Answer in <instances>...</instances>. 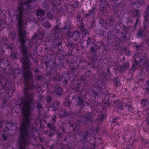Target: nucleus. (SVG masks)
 Wrapping results in <instances>:
<instances>
[{
    "mask_svg": "<svg viewBox=\"0 0 149 149\" xmlns=\"http://www.w3.org/2000/svg\"><path fill=\"white\" fill-rule=\"evenodd\" d=\"M24 35H20V36L22 42L21 52L22 57L20 59V61L23 65L22 74L24 79V96L19 99L20 104L14 106L13 109L19 107L21 110L22 117L19 130H36L35 127H31V125L32 119L31 116V111L33 110V94L30 92V90L34 89H40L46 86L48 91L51 92L52 91L51 89L53 87L49 88V83L42 76L36 75L40 72L39 69H35L33 71L36 75V79L41 82L42 85H33V81L32 79L33 76L30 69L31 63L29 60L30 58H33V57L32 55L28 51L24 45Z\"/></svg>",
    "mask_w": 149,
    "mask_h": 149,
    "instance_id": "f257e3e1",
    "label": "nucleus"
},
{
    "mask_svg": "<svg viewBox=\"0 0 149 149\" xmlns=\"http://www.w3.org/2000/svg\"><path fill=\"white\" fill-rule=\"evenodd\" d=\"M37 0H27L24 2H21L18 6L16 10L13 15V17L17 21L19 28V40L21 43V49L22 42L20 38V35H24V45L29 52L30 50L35 52L38 48V40H41L43 38L44 34L40 32L36 34L28 42V47H26L25 45L28 38L26 36V31L23 29L26 28L28 22H30V10L36 6V1Z\"/></svg>",
    "mask_w": 149,
    "mask_h": 149,
    "instance_id": "f03ea898",
    "label": "nucleus"
},
{
    "mask_svg": "<svg viewBox=\"0 0 149 149\" xmlns=\"http://www.w3.org/2000/svg\"><path fill=\"white\" fill-rule=\"evenodd\" d=\"M92 114L90 113H87L85 115H81L80 117L79 121H77L76 123L73 121H70L68 124L70 127L72 128L74 132L75 133L74 136L75 138L78 139L80 141H83L85 142L86 146H83L82 149H94L96 145L94 142L91 143L88 142L87 139L91 135V133L89 131H82L81 126L85 123H91Z\"/></svg>",
    "mask_w": 149,
    "mask_h": 149,
    "instance_id": "7ed1b4c3",
    "label": "nucleus"
},
{
    "mask_svg": "<svg viewBox=\"0 0 149 149\" xmlns=\"http://www.w3.org/2000/svg\"><path fill=\"white\" fill-rule=\"evenodd\" d=\"M1 67L3 70L2 72L1 71V88H2L1 89V93L5 92L10 95V94H13L15 91V88L7 87L6 86L7 81L9 79L15 78L16 75L20 74L21 71L19 69L12 68L8 61L5 59L1 61Z\"/></svg>",
    "mask_w": 149,
    "mask_h": 149,
    "instance_id": "20e7f679",
    "label": "nucleus"
},
{
    "mask_svg": "<svg viewBox=\"0 0 149 149\" xmlns=\"http://www.w3.org/2000/svg\"><path fill=\"white\" fill-rule=\"evenodd\" d=\"M132 1L131 4V9L130 7L128 9V10H131V12L133 13V15L136 18V22L134 23V27L131 26L128 27H125L120 22L118 23V25L123 30V31L121 33H119L118 35V41L117 42L118 44L122 43L123 42L126 41L127 40V34L129 36L132 33L135 31L136 27L137 25L140 24L139 22V17L140 13L138 10H134V8H136L137 6L138 7H141L144 4V0H130Z\"/></svg>",
    "mask_w": 149,
    "mask_h": 149,
    "instance_id": "39448f33",
    "label": "nucleus"
},
{
    "mask_svg": "<svg viewBox=\"0 0 149 149\" xmlns=\"http://www.w3.org/2000/svg\"><path fill=\"white\" fill-rule=\"evenodd\" d=\"M73 90H75L76 94L73 97V99H75L77 101V103L79 106H80L81 107H84L85 104L87 106H89V104L88 103L84 100L83 98L85 97L87 93L85 92L86 89L79 84H75V85L74 87L71 88Z\"/></svg>",
    "mask_w": 149,
    "mask_h": 149,
    "instance_id": "423d86ee",
    "label": "nucleus"
},
{
    "mask_svg": "<svg viewBox=\"0 0 149 149\" xmlns=\"http://www.w3.org/2000/svg\"><path fill=\"white\" fill-rule=\"evenodd\" d=\"M69 26H65L64 28H61L59 27L58 25L54 26L52 31V34L54 36V40L53 42L54 47H58V52L59 54H61L62 51V49H60L59 47L62 45V42L60 40L58 36L59 35H62L63 34V32L65 31V30L67 31L68 29Z\"/></svg>",
    "mask_w": 149,
    "mask_h": 149,
    "instance_id": "0eeeda50",
    "label": "nucleus"
},
{
    "mask_svg": "<svg viewBox=\"0 0 149 149\" xmlns=\"http://www.w3.org/2000/svg\"><path fill=\"white\" fill-rule=\"evenodd\" d=\"M119 0H100V8L101 10H104L106 7L107 6L109 3L110 2H111V3L115 4V7L114 5L113 6L114 12L116 15L120 17L121 14H123L124 13H123L122 11L120 10H118L119 8H121V10H124L125 8V4L123 3H119L118 6H117V1H118Z\"/></svg>",
    "mask_w": 149,
    "mask_h": 149,
    "instance_id": "6e6552de",
    "label": "nucleus"
},
{
    "mask_svg": "<svg viewBox=\"0 0 149 149\" xmlns=\"http://www.w3.org/2000/svg\"><path fill=\"white\" fill-rule=\"evenodd\" d=\"M42 6L43 8L46 11L47 16L50 19L54 18L56 16L55 15L56 14H60L61 15L64 13L62 8L58 9L57 7L55 6H54L53 8H50V6L46 4L45 3H43Z\"/></svg>",
    "mask_w": 149,
    "mask_h": 149,
    "instance_id": "1a4fd4ad",
    "label": "nucleus"
},
{
    "mask_svg": "<svg viewBox=\"0 0 149 149\" xmlns=\"http://www.w3.org/2000/svg\"><path fill=\"white\" fill-rule=\"evenodd\" d=\"M67 76V74H64L62 76H60L56 73H54V74H50V72L47 73L46 77L48 79V81H53L55 82L59 81L63 83V84L65 86L68 84V81L65 77Z\"/></svg>",
    "mask_w": 149,
    "mask_h": 149,
    "instance_id": "9d476101",
    "label": "nucleus"
},
{
    "mask_svg": "<svg viewBox=\"0 0 149 149\" xmlns=\"http://www.w3.org/2000/svg\"><path fill=\"white\" fill-rule=\"evenodd\" d=\"M56 116L54 115L51 119L49 123L47 125V127L49 128V132L51 136H52L56 133L55 128L54 125V123H55Z\"/></svg>",
    "mask_w": 149,
    "mask_h": 149,
    "instance_id": "9b49d317",
    "label": "nucleus"
},
{
    "mask_svg": "<svg viewBox=\"0 0 149 149\" xmlns=\"http://www.w3.org/2000/svg\"><path fill=\"white\" fill-rule=\"evenodd\" d=\"M62 134L60 132H58L57 133V137L58 140L61 143L60 146L63 147H65V146L67 145L68 143V139L65 137V138L63 137Z\"/></svg>",
    "mask_w": 149,
    "mask_h": 149,
    "instance_id": "f8f14e48",
    "label": "nucleus"
},
{
    "mask_svg": "<svg viewBox=\"0 0 149 149\" xmlns=\"http://www.w3.org/2000/svg\"><path fill=\"white\" fill-rule=\"evenodd\" d=\"M92 93L95 98L97 96H99L101 93H102L101 86L95 84Z\"/></svg>",
    "mask_w": 149,
    "mask_h": 149,
    "instance_id": "ddd939ff",
    "label": "nucleus"
},
{
    "mask_svg": "<svg viewBox=\"0 0 149 149\" xmlns=\"http://www.w3.org/2000/svg\"><path fill=\"white\" fill-rule=\"evenodd\" d=\"M80 34V33L78 31L71 32L70 31H69L68 32V35L69 37L67 39V40L68 41V39H72L75 41H76L79 39Z\"/></svg>",
    "mask_w": 149,
    "mask_h": 149,
    "instance_id": "4468645a",
    "label": "nucleus"
},
{
    "mask_svg": "<svg viewBox=\"0 0 149 149\" xmlns=\"http://www.w3.org/2000/svg\"><path fill=\"white\" fill-rule=\"evenodd\" d=\"M96 11L95 7L92 8L88 11V13L85 15V18L88 19V17L89 19H92L91 21L93 22V19L96 15Z\"/></svg>",
    "mask_w": 149,
    "mask_h": 149,
    "instance_id": "2eb2a0df",
    "label": "nucleus"
},
{
    "mask_svg": "<svg viewBox=\"0 0 149 149\" xmlns=\"http://www.w3.org/2000/svg\"><path fill=\"white\" fill-rule=\"evenodd\" d=\"M45 11L42 9L38 10L36 12V15L37 16H40V18H38L39 21L42 22L45 19Z\"/></svg>",
    "mask_w": 149,
    "mask_h": 149,
    "instance_id": "dca6fc26",
    "label": "nucleus"
},
{
    "mask_svg": "<svg viewBox=\"0 0 149 149\" xmlns=\"http://www.w3.org/2000/svg\"><path fill=\"white\" fill-rule=\"evenodd\" d=\"M13 124L11 122H9L7 121H5L1 123V128H4V126L5 127V130H9L10 127L11 128L13 126Z\"/></svg>",
    "mask_w": 149,
    "mask_h": 149,
    "instance_id": "f3484780",
    "label": "nucleus"
},
{
    "mask_svg": "<svg viewBox=\"0 0 149 149\" xmlns=\"http://www.w3.org/2000/svg\"><path fill=\"white\" fill-rule=\"evenodd\" d=\"M50 1L51 0H49ZM53 1H51V2H52V3H51L50 5H49L47 4L46 2H44L43 3H45L46 4L48 5L49 6H50V8H53V7H54V6H55L56 7H57L58 9H61V7L60 6L58 5L59 4H60L61 1L60 0H58L57 2H56V0H52Z\"/></svg>",
    "mask_w": 149,
    "mask_h": 149,
    "instance_id": "a211bd4d",
    "label": "nucleus"
},
{
    "mask_svg": "<svg viewBox=\"0 0 149 149\" xmlns=\"http://www.w3.org/2000/svg\"><path fill=\"white\" fill-rule=\"evenodd\" d=\"M68 65L69 68H70L71 72L75 76H77L78 75L77 71V69L76 68L75 66L74 65V64L73 63H68Z\"/></svg>",
    "mask_w": 149,
    "mask_h": 149,
    "instance_id": "6ab92c4d",
    "label": "nucleus"
},
{
    "mask_svg": "<svg viewBox=\"0 0 149 149\" xmlns=\"http://www.w3.org/2000/svg\"><path fill=\"white\" fill-rule=\"evenodd\" d=\"M106 117V115L105 114H102L97 117L95 120V122L96 123L97 125H99L105 118Z\"/></svg>",
    "mask_w": 149,
    "mask_h": 149,
    "instance_id": "aec40b11",
    "label": "nucleus"
},
{
    "mask_svg": "<svg viewBox=\"0 0 149 149\" xmlns=\"http://www.w3.org/2000/svg\"><path fill=\"white\" fill-rule=\"evenodd\" d=\"M59 114L60 118L63 119L65 118L68 115V113L65 110L61 109L60 110Z\"/></svg>",
    "mask_w": 149,
    "mask_h": 149,
    "instance_id": "412c9836",
    "label": "nucleus"
},
{
    "mask_svg": "<svg viewBox=\"0 0 149 149\" xmlns=\"http://www.w3.org/2000/svg\"><path fill=\"white\" fill-rule=\"evenodd\" d=\"M54 90L56 94L58 95H62L63 89L58 86H56V87H54Z\"/></svg>",
    "mask_w": 149,
    "mask_h": 149,
    "instance_id": "4be33fe9",
    "label": "nucleus"
},
{
    "mask_svg": "<svg viewBox=\"0 0 149 149\" xmlns=\"http://www.w3.org/2000/svg\"><path fill=\"white\" fill-rule=\"evenodd\" d=\"M59 102L58 101H56L53 102L52 104L49 105V109L52 108V110L54 111L56 110L59 107Z\"/></svg>",
    "mask_w": 149,
    "mask_h": 149,
    "instance_id": "5701e85b",
    "label": "nucleus"
},
{
    "mask_svg": "<svg viewBox=\"0 0 149 149\" xmlns=\"http://www.w3.org/2000/svg\"><path fill=\"white\" fill-rule=\"evenodd\" d=\"M129 64L128 63H124L123 65L120 67V70L121 72L125 71L129 68Z\"/></svg>",
    "mask_w": 149,
    "mask_h": 149,
    "instance_id": "b1692460",
    "label": "nucleus"
},
{
    "mask_svg": "<svg viewBox=\"0 0 149 149\" xmlns=\"http://www.w3.org/2000/svg\"><path fill=\"white\" fill-rule=\"evenodd\" d=\"M94 40L92 38L89 37L87 41L86 46L87 47H88L89 45H91V44L94 45Z\"/></svg>",
    "mask_w": 149,
    "mask_h": 149,
    "instance_id": "393cba45",
    "label": "nucleus"
},
{
    "mask_svg": "<svg viewBox=\"0 0 149 149\" xmlns=\"http://www.w3.org/2000/svg\"><path fill=\"white\" fill-rule=\"evenodd\" d=\"M11 55L12 57L15 59L19 58L20 57V55L19 54L13 51L11 52Z\"/></svg>",
    "mask_w": 149,
    "mask_h": 149,
    "instance_id": "a878e982",
    "label": "nucleus"
},
{
    "mask_svg": "<svg viewBox=\"0 0 149 149\" xmlns=\"http://www.w3.org/2000/svg\"><path fill=\"white\" fill-rule=\"evenodd\" d=\"M81 26L80 27V29L81 31L83 34L84 33L85 35H87L88 34V31L84 28V24L81 22Z\"/></svg>",
    "mask_w": 149,
    "mask_h": 149,
    "instance_id": "bb28decb",
    "label": "nucleus"
},
{
    "mask_svg": "<svg viewBox=\"0 0 149 149\" xmlns=\"http://www.w3.org/2000/svg\"><path fill=\"white\" fill-rule=\"evenodd\" d=\"M4 45L7 49H10L11 50V52L13 51V50L15 47V45L13 44H6L5 45Z\"/></svg>",
    "mask_w": 149,
    "mask_h": 149,
    "instance_id": "cd10ccee",
    "label": "nucleus"
},
{
    "mask_svg": "<svg viewBox=\"0 0 149 149\" xmlns=\"http://www.w3.org/2000/svg\"><path fill=\"white\" fill-rule=\"evenodd\" d=\"M42 25L45 27L49 29L51 26V24L48 21H46L45 22L43 23Z\"/></svg>",
    "mask_w": 149,
    "mask_h": 149,
    "instance_id": "c85d7f7f",
    "label": "nucleus"
},
{
    "mask_svg": "<svg viewBox=\"0 0 149 149\" xmlns=\"http://www.w3.org/2000/svg\"><path fill=\"white\" fill-rule=\"evenodd\" d=\"M9 37L11 39V40H13L16 37V33L14 32H12L9 35Z\"/></svg>",
    "mask_w": 149,
    "mask_h": 149,
    "instance_id": "c756f323",
    "label": "nucleus"
},
{
    "mask_svg": "<svg viewBox=\"0 0 149 149\" xmlns=\"http://www.w3.org/2000/svg\"><path fill=\"white\" fill-rule=\"evenodd\" d=\"M114 19L111 17L108 18L105 20L106 24H108L110 23H112L113 22Z\"/></svg>",
    "mask_w": 149,
    "mask_h": 149,
    "instance_id": "7c9ffc66",
    "label": "nucleus"
},
{
    "mask_svg": "<svg viewBox=\"0 0 149 149\" xmlns=\"http://www.w3.org/2000/svg\"><path fill=\"white\" fill-rule=\"evenodd\" d=\"M126 107L127 108V110L130 112H132L133 108L131 104H127L126 105Z\"/></svg>",
    "mask_w": 149,
    "mask_h": 149,
    "instance_id": "2f4dec72",
    "label": "nucleus"
},
{
    "mask_svg": "<svg viewBox=\"0 0 149 149\" xmlns=\"http://www.w3.org/2000/svg\"><path fill=\"white\" fill-rule=\"evenodd\" d=\"M117 107L118 110H122L123 109V103L122 102H120L118 103Z\"/></svg>",
    "mask_w": 149,
    "mask_h": 149,
    "instance_id": "473e14b6",
    "label": "nucleus"
},
{
    "mask_svg": "<svg viewBox=\"0 0 149 149\" xmlns=\"http://www.w3.org/2000/svg\"><path fill=\"white\" fill-rule=\"evenodd\" d=\"M90 131L91 132H97L99 131V128L97 127V126L96 128H94L92 127L90 128Z\"/></svg>",
    "mask_w": 149,
    "mask_h": 149,
    "instance_id": "72a5a7b5",
    "label": "nucleus"
},
{
    "mask_svg": "<svg viewBox=\"0 0 149 149\" xmlns=\"http://www.w3.org/2000/svg\"><path fill=\"white\" fill-rule=\"evenodd\" d=\"M72 102L70 101H65L63 102V104L65 106H67L69 107L70 106Z\"/></svg>",
    "mask_w": 149,
    "mask_h": 149,
    "instance_id": "f704fd0d",
    "label": "nucleus"
},
{
    "mask_svg": "<svg viewBox=\"0 0 149 149\" xmlns=\"http://www.w3.org/2000/svg\"><path fill=\"white\" fill-rule=\"evenodd\" d=\"M52 100L51 97L49 96H47L46 99V102L47 103L49 104L51 102Z\"/></svg>",
    "mask_w": 149,
    "mask_h": 149,
    "instance_id": "c9c22d12",
    "label": "nucleus"
},
{
    "mask_svg": "<svg viewBox=\"0 0 149 149\" xmlns=\"http://www.w3.org/2000/svg\"><path fill=\"white\" fill-rule=\"evenodd\" d=\"M42 106L40 103L39 102H38L37 103V108L39 110L42 109Z\"/></svg>",
    "mask_w": 149,
    "mask_h": 149,
    "instance_id": "e433bc0d",
    "label": "nucleus"
},
{
    "mask_svg": "<svg viewBox=\"0 0 149 149\" xmlns=\"http://www.w3.org/2000/svg\"><path fill=\"white\" fill-rule=\"evenodd\" d=\"M68 147V148L69 149H77L76 148H78V146L77 147L75 146H73L72 147H70L69 146V145H67V147Z\"/></svg>",
    "mask_w": 149,
    "mask_h": 149,
    "instance_id": "4c0bfd02",
    "label": "nucleus"
},
{
    "mask_svg": "<svg viewBox=\"0 0 149 149\" xmlns=\"http://www.w3.org/2000/svg\"><path fill=\"white\" fill-rule=\"evenodd\" d=\"M133 23V21L132 20H131L130 19H128L127 21V23L128 25L129 24H130Z\"/></svg>",
    "mask_w": 149,
    "mask_h": 149,
    "instance_id": "58836bf2",
    "label": "nucleus"
},
{
    "mask_svg": "<svg viewBox=\"0 0 149 149\" xmlns=\"http://www.w3.org/2000/svg\"><path fill=\"white\" fill-rule=\"evenodd\" d=\"M146 84L149 86V80H148L146 81ZM146 92L149 94V87L147 88L146 90Z\"/></svg>",
    "mask_w": 149,
    "mask_h": 149,
    "instance_id": "ea45409f",
    "label": "nucleus"
},
{
    "mask_svg": "<svg viewBox=\"0 0 149 149\" xmlns=\"http://www.w3.org/2000/svg\"><path fill=\"white\" fill-rule=\"evenodd\" d=\"M86 75L84 74L81 77V79L83 81H84L86 79Z\"/></svg>",
    "mask_w": 149,
    "mask_h": 149,
    "instance_id": "a19ab883",
    "label": "nucleus"
},
{
    "mask_svg": "<svg viewBox=\"0 0 149 149\" xmlns=\"http://www.w3.org/2000/svg\"><path fill=\"white\" fill-rule=\"evenodd\" d=\"M147 100H142L141 102V103L143 106L145 105L147 103Z\"/></svg>",
    "mask_w": 149,
    "mask_h": 149,
    "instance_id": "79ce46f5",
    "label": "nucleus"
},
{
    "mask_svg": "<svg viewBox=\"0 0 149 149\" xmlns=\"http://www.w3.org/2000/svg\"><path fill=\"white\" fill-rule=\"evenodd\" d=\"M2 137L3 139L5 141L7 140V136L5 134L2 135Z\"/></svg>",
    "mask_w": 149,
    "mask_h": 149,
    "instance_id": "37998d69",
    "label": "nucleus"
},
{
    "mask_svg": "<svg viewBox=\"0 0 149 149\" xmlns=\"http://www.w3.org/2000/svg\"><path fill=\"white\" fill-rule=\"evenodd\" d=\"M135 47L137 51H138L141 49L140 46L139 45H136Z\"/></svg>",
    "mask_w": 149,
    "mask_h": 149,
    "instance_id": "c03bdc74",
    "label": "nucleus"
},
{
    "mask_svg": "<svg viewBox=\"0 0 149 149\" xmlns=\"http://www.w3.org/2000/svg\"><path fill=\"white\" fill-rule=\"evenodd\" d=\"M64 125V123H63L62 124V125H61V130L62 131H63V132H65V128H64L63 127V126Z\"/></svg>",
    "mask_w": 149,
    "mask_h": 149,
    "instance_id": "a18cd8bd",
    "label": "nucleus"
},
{
    "mask_svg": "<svg viewBox=\"0 0 149 149\" xmlns=\"http://www.w3.org/2000/svg\"><path fill=\"white\" fill-rule=\"evenodd\" d=\"M81 16L80 15H78L77 16V20L80 21V20Z\"/></svg>",
    "mask_w": 149,
    "mask_h": 149,
    "instance_id": "49530a36",
    "label": "nucleus"
},
{
    "mask_svg": "<svg viewBox=\"0 0 149 149\" xmlns=\"http://www.w3.org/2000/svg\"><path fill=\"white\" fill-rule=\"evenodd\" d=\"M146 121L148 123H149V115H148V116L146 118Z\"/></svg>",
    "mask_w": 149,
    "mask_h": 149,
    "instance_id": "de8ad7c7",
    "label": "nucleus"
},
{
    "mask_svg": "<svg viewBox=\"0 0 149 149\" xmlns=\"http://www.w3.org/2000/svg\"><path fill=\"white\" fill-rule=\"evenodd\" d=\"M94 48L93 47H91L90 51H91L92 52H94Z\"/></svg>",
    "mask_w": 149,
    "mask_h": 149,
    "instance_id": "09e8293b",
    "label": "nucleus"
},
{
    "mask_svg": "<svg viewBox=\"0 0 149 149\" xmlns=\"http://www.w3.org/2000/svg\"><path fill=\"white\" fill-rule=\"evenodd\" d=\"M116 119L114 118L112 120L111 122L112 123H115V122H116Z\"/></svg>",
    "mask_w": 149,
    "mask_h": 149,
    "instance_id": "8fccbe9b",
    "label": "nucleus"
},
{
    "mask_svg": "<svg viewBox=\"0 0 149 149\" xmlns=\"http://www.w3.org/2000/svg\"><path fill=\"white\" fill-rule=\"evenodd\" d=\"M7 37H5V38H3V40L5 41H7Z\"/></svg>",
    "mask_w": 149,
    "mask_h": 149,
    "instance_id": "3c124183",
    "label": "nucleus"
},
{
    "mask_svg": "<svg viewBox=\"0 0 149 149\" xmlns=\"http://www.w3.org/2000/svg\"><path fill=\"white\" fill-rule=\"evenodd\" d=\"M54 148L52 146H51L49 149H54Z\"/></svg>",
    "mask_w": 149,
    "mask_h": 149,
    "instance_id": "603ef678",
    "label": "nucleus"
},
{
    "mask_svg": "<svg viewBox=\"0 0 149 149\" xmlns=\"http://www.w3.org/2000/svg\"><path fill=\"white\" fill-rule=\"evenodd\" d=\"M87 73H88V74L89 75H90L91 74V72L90 71H88L87 72Z\"/></svg>",
    "mask_w": 149,
    "mask_h": 149,
    "instance_id": "864d4df0",
    "label": "nucleus"
},
{
    "mask_svg": "<svg viewBox=\"0 0 149 149\" xmlns=\"http://www.w3.org/2000/svg\"><path fill=\"white\" fill-rule=\"evenodd\" d=\"M118 86V84H117L116 85V87H115V90H116V88Z\"/></svg>",
    "mask_w": 149,
    "mask_h": 149,
    "instance_id": "5fc2aeb1",
    "label": "nucleus"
},
{
    "mask_svg": "<svg viewBox=\"0 0 149 149\" xmlns=\"http://www.w3.org/2000/svg\"><path fill=\"white\" fill-rule=\"evenodd\" d=\"M143 79H141L140 80V81H143Z\"/></svg>",
    "mask_w": 149,
    "mask_h": 149,
    "instance_id": "6e6d98bb",
    "label": "nucleus"
},
{
    "mask_svg": "<svg viewBox=\"0 0 149 149\" xmlns=\"http://www.w3.org/2000/svg\"><path fill=\"white\" fill-rule=\"evenodd\" d=\"M12 105V104H9V106H10V107H11V105Z\"/></svg>",
    "mask_w": 149,
    "mask_h": 149,
    "instance_id": "4d7b16f0",
    "label": "nucleus"
},
{
    "mask_svg": "<svg viewBox=\"0 0 149 149\" xmlns=\"http://www.w3.org/2000/svg\"><path fill=\"white\" fill-rule=\"evenodd\" d=\"M42 149H44L43 146L42 147Z\"/></svg>",
    "mask_w": 149,
    "mask_h": 149,
    "instance_id": "13d9d810",
    "label": "nucleus"
},
{
    "mask_svg": "<svg viewBox=\"0 0 149 149\" xmlns=\"http://www.w3.org/2000/svg\"><path fill=\"white\" fill-rule=\"evenodd\" d=\"M147 143H148V144H149V140L148 141V142H147Z\"/></svg>",
    "mask_w": 149,
    "mask_h": 149,
    "instance_id": "bf43d9fd",
    "label": "nucleus"
},
{
    "mask_svg": "<svg viewBox=\"0 0 149 149\" xmlns=\"http://www.w3.org/2000/svg\"><path fill=\"white\" fill-rule=\"evenodd\" d=\"M142 149H146V148H143Z\"/></svg>",
    "mask_w": 149,
    "mask_h": 149,
    "instance_id": "052dcab7",
    "label": "nucleus"
},
{
    "mask_svg": "<svg viewBox=\"0 0 149 149\" xmlns=\"http://www.w3.org/2000/svg\"><path fill=\"white\" fill-rule=\"evenodd\" d=\"M97 79H96V80H95V81H97Z\"/></svg>",
    "mask_w": 149,
    "mask_h": 149,
    "instance_id": "680f3d73",
    "label": "nucleus"
}]
</instances>
